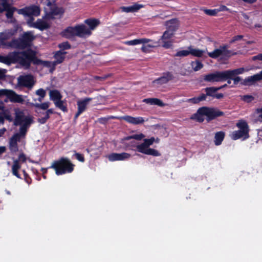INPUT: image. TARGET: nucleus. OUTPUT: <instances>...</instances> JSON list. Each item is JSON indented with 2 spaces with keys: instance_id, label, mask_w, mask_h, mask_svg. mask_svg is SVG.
I'll list each match as a JSON object with an SVG mask.
<instances>
[{
  "instance_id": "nucleus-4",
  "label": "nucleus",
  "mask_w": 262,
  "mask_h": 262,
  "mask_svg": "<svg viewBox=\"0 0 262 262\" xmlns=\"http://www.w3.org/2000/svg\"><path fill=\"white\" fill-rule=\"evenodd\" d=\"M35 38L32 31L25 32L20 37L12 39L9 42V46L15 49L25 50L31 47Z\"/></svg>"
},
{
  "instance_id": "nucleus-11",
  "label": "nucleus",
  "mask_w": 262,
  "mask_h": 262,
  "mask_svg": "<svg viewBox=\"0 0 262 262\" xmlns=\"http://www.w3.org/2000/svg\"><path fill=\"white\" fill-rule=\"evenodd\" d=\"M17 12L19 14H22L24 16H38L40 15V10L38 6L36 5H32L29 7H26L23 9H18Z\"/></svg>"
},
{
  "instance_id": "nucleus-37",
  "label": "nucleus",
  "mask_w": 262,
  "mask_h": 262,
  "mask_svg": "<svg viewBox=\"0 0 262 262\" xmlns=\"http://www.w3.org/2000/svg\"><path fill=\"white\" fill-rule=\"evenodd\" d=\"M206 100V95L204 94H202L200 96L196 97H193L188 99L187 102L193 104H198L201 101Z\"/></svg>"
},
{
  "instance_id": "nucleus-21",
  "label": "nucleus",
  "mask_w": 262,
  "mask_h": 262,
  "mask_svg": "<svg viewBox=\"0 0 262 262\" xmlns=\"http://www.w3.org/2000/svg\"><path fill=\"white\" fill-rule=\"evenodd\" d=\"M36 66L42 65V66L50 68V72L53 73L55 71V63L49 61H43L37 58L35 63Z\"/></svg>"
},
{
  "instance_id": "nucleus-50",
  "label": "nucleus",
  "mask_w": 262,
  "mask_h": 262,
  "mask_svg": "<svg viewBox=\"0 0 262 262\" xmlns=\"http://www.w3.org/2000/svg\"><path fill=\"white\" fill-rule=\"evenodd\" d=\"M190 55L189 50L178 51L174 55L175 57H186Z\"/></svg>"
},
{
  "instance_id": "nucleus-45",
  "label": "nucleus",
  "mask_w": 262,
  "mask_h": 262,
  "mask_svg": "<svg viewBox=\"0 0 262 262\" xmlns=\"http://www.w3.org/2000/svg\"><path fill=\"white\" fill-rule=\"evenodd\" d=\"M145 155H151L155 157L160 156L161 155L160 153L158 150L149 148V147H148Z\"/></svg>"
},
{
  "instance_id": "nucleus-59",
  "label": "nucleus",
  "mask_w": 262,
  "mask_h": 262,
  "mask_svg": "<svg viewBox=\"0 0 262 262\" xmlns=\"http://www.w3.org/2000/svg\"><path fill=\"white\" fill-rule=\"evenodd\" d=\"M243 38V36L241 35H238L236 36H234L230 41V43H233L236 41L241 40Z\"/></svg>"
},
{
  "instance_id": "nucleus-34",
  "label": "nucleus",
  "mask_w": 262,
  "mask_h": 262,
  "mask_svg": "<svg viewBox=\"0 0 262 262\" xmlns=\"http://www.w3.org/2000/svg\"><path fill=\"white\" fill-rule=\"evenodd\" d=\"M143 102L150 105H157L160 106H163V102L158 98H146L143 100Z\"/></svg>"
},
{
  "instance_id": "nucleus-25",
  "label": "nucleus",
  "mask_w": 262,
  "mask_h": 262,
  "mask_svg": "<svg viewBox=\"0 0 262 262\" xmlns=\"http://www.w3.org/2000/svg\"><path fill=\"white\" fill-rule=\"evenodd\" d=\"M143 7V6L142 5L135 4L132 6L128 7L122 6L120 9L123 12L129 13L136 12Z\"/></svg>"
},
{
  "instance_id": "nucleus-57",
  "label": "nucleus",
  "mask_w": 262,
  "mask_h": 262,
  "mask_svg": "<svg viewBox=\"0 0 262 262\" xmlns=\"http://www.w3.org/2000/svg\"><path fill=\"white\" fill-rule=\"evenodd\" d=\"M155 141V139L154 137H151L149 139H145L144 140V143L149 147L150 145H151Z\"/></svg>"
},
{
  "instance_id": "nucleus-19",
  "label": "nucleus",
  "mask_w": 262,
  "mask_h": 262,
  "mask_svg": "<svg viewBox=\"0 0 262 262\" xmlns=\"http://www.w3.org/2000/svg\"><path fill=\"white\" fill-rule=\"evenodd\" d=\"M64 12V10L62 7H58L55 6L51 8L50 11L48 14V16L50 19H53L55 16L62 15Z\"/></svg>"
},
{
  "instance_id": "nucleus-29",
  "label": "nucleus",
  "mask_w": 262,
  "mask_h": 262,
  "mask_svg": "<svg viewBox=\"0 0 262 262\" xmlns=\"http://www.w3.org/2000/svg\"><path fill=\"white\" fill-rule=\"evenodd\" d=\"M84 23L89 26L90 32L94 30L100 24V21L97 19L88 18L84 20Z\"/></svg>"
},
{
  "instance_id": "nucleus-8",
  "label": "nucleus",
  "mask_w": 262,
  "mask_h": 262,
  "mask_svg": "<svg viewBox=\"0 0 262 262\" xmlns=\"http://www.w3.org/2000/svg\"><path fill=\"white\" fill-rule=\"evenodd\" d=\"M6 96L10 102L13 103H23L24 99L21 95L16 94L14 91L11 90H0V97Z\"/></svg>"
},
{
  "instance_id": "nucleus-44",
  "label": "nucleus",
  "mask_w": 262,
  "mask_h": 262,
  "mask_svg": "<svg viewBox=\"0 0 262 262\" xmlns=\"http://www.w3.org/2000/svg\"><path fill=\"white\" fill-rule=\"evenodd\" d=\"M144 137V135L143 134L140 133L139 134H135V135H133L132 136H127L125 138V139L126 140H129L133 139H135L137 140H141Z\"/></svg>"
},
{
  "instance_id": "nucleus-12",
  "label": "nucleus",
  "mask_w": 262,
  "mask_h": 262,
  "mask_svg": "<svg viewBox=\"0 0 262 262\" xmlns=\"http://www.w3.org/2000/svg\"><path fill=\"white\" fill-rule=\"evenodd\" d=\"M205 110L207 122L213 120L217 117L223 116L225 115L224 112L215 107L205 106Z\"/></svg>"
},
{
  "instance_id": "nucleus-13",
  "label": "nucleus",
  "mask_w": 262,
  "mask_h": 262,
  "mask_svg": "<svg viewBox=\"0 0 262 262\" xmlns=\"http://www.w3.org/2000/svg\"><path fill=\"white\" fill-rule=\"evenodd\" d=\"M174 76L172 73L170 72H166L163 73L161 77H159L153 81L154 83L162 85L166 84L169 81L172 80Z\"/></svg>"
},
{
  "instance_id": "nucleus-27",
  "label": "nucleus",
  "mask_w": 262,
  "mask_h": 262,
  "mask_svg": "<svg viewBox=\"0 0 262 262\" xmlns=\"http://www.w3.org/2000/svg\"><path fill=\"white\" fill-rule=\"evenodd\" d=\"M150 41L151 40L149 39L143 38L126 41L124 42V43L128 46H135L141 43H146Z\"/></svg>"
},
{
  "instance_id": "nucleus-62",
  "label": "nucleus",
  "mask_w": 262,
  "mask_h": 262,
  "mask_svg": "<svg viewBox=\"0 0 262 262\" xmlns=\"http://www.w3.org/2000/svg\"><path fill=\"white\" fill-rule=\"evenodd\" d=\"M33 16H28L29 19L27 20V24L29 27H32V24H34L33 22L34 18L33 17Z\"/></svg>"
},
{
  "instance_id": "nucleus-40",
  "label": "nucleus",
  "mask_w": 262,
  "mask_h": 262,
  "mask_svg": "<svg viewBox=\"0 0 262 262\" xmlns=\"http://www.w3.org/2000/svg\"><path fill=\"white\" fill-rule=\"evenodd\" d=\"M135 147H136V149L135 150L144 154H145L148 147L144 142L140 144H138L135 146Z\"/></svg>"
},
{
  "instance_id": "nucleus-28",
  "label": "nucleus",
  "mask_w": 262,
  "mask_h": 262,
  "mask_svg": "<svg viewBox=\"0 0 262 262\" xmlns=\"http://www.w3.org/2000/svg\"><path fill=\"white\" fill-rule=\"evenodd\" d=\"M225 137V133L223 131L217 132L215 133L214 143L216 146L220 145Z\"/></svg>"
},
{
  "instance_id": "nucleus-51",
  "label": "nucleus",
  "mask_w": 262,
  "mask_h": 262,
  "mask_svg": "<svg viewBox=\"0 0 262 262\" xmlns=\"http://www.w3.org/2000/svg\"><path fill=\"white\" fill-rule=\"evenodd\" d=\"M117 117L113 116H110L107 117H101L98 119V121L99 123L102 124H105L110 119H116Z\"/></svg>"
},
{
  "instance_id": "nucleus-14",
  "label": "nucleus",
  "mask_w": 262,
  "mask_h": 262,
  "mask_svg": "<svg viewBox=\"0 0 262 262\" xmlns=\"http://www.w3.org/2000/svg\"><path fill=\"white\" fill-rule=\"evenodd\" d=\"M261 80H262V71L258 74L246 78L241 82V84L243 85H251Z\"/></svg>"
},
{
  "instance_id": "nucleus-26",
  "label": "nucleus",
  "mask_w": 262,
  "mask_h": 262,
  "mask_svg": "<svg viewBox=\"0 0 262 262\" xmlns=\"http://www.w3.org/2000/svg\"><path fill=\"white\" fill-rule=\"evenodd\" d=\"M67 54L66 52H62L61 50L56 51L54 55V58L56 59L53 62L55 63V66L57 64H60L63 62L65 59V55Z\"/></svg>"
},
{
  "instance_id": "nucleus-33",
  "label": "nucleus",
  "mask_w": 262,
  "mask_h": 262,
  "mask_svg": "<svg viewBox=\"0 0 262 262\" xmlns=\"http://www.w3.org/2000/svg\"><path fill=\"white\" fill-rule=\"evenodd\" d=\"M188 49L190 55L196 57H202L205 52L204 50L193 48L192 46L188 47Z\"/></svg>"
},
{
  "instance_id": "nucleus-1",
  "label": "nucleus",
  "mask_w": 262,
  "mask_h": 262,
  "mask_svg": "<svg viewBox=\"0 0 262 262\" xmlns=\"http://www.w3.org/2000/svg\"><path fill=\"white\" fill-rule=\"evenodd\" d=\"M14 59L15 63H18L24 69L28 70L30 68L31 63L35 65L37 59V53L31 49L20 52L14 51Z\"/></svg>"
},
{
  "instance_id": "nucleus-24",
  "label": "nucleus",
  "mask_w": 262,
  "mask_h": 262,
  "mask_svg": "<svg viewBox=\"0 0 262 262\" xmlns=\"http://www.w3.org/2000/svg\"><path fill=\"white\" fill-rule=\"evenodd\" d=\"M92 100V98H85L83 99L77 101L78 110L83 113L87 108V105L89 102Z\"/></svg>"
},
{
  "instance_id": "nucleus-2",
  "label": "nucleus",
  "mask_w": 262,
  "mask_h": 262,
  "mask_svg": "<svg viewBox=\"0 0 262 262\" xmlns=\"http://www.w3.org/2000/svg\"><path fill=\"white\" fill-rule=\"evenodd\" d=\"M75 165L68 158L61 157L53 161L48 168H53L57 176L71 173L74 170Z\"/></svg>"
},
{
  "instance_id": "nucleus-15",
  "label": "nucleus",
  "mask_w": 262,
  "mask_h": 262,
  "mask_svg": "<svg viewBox=\"0 0 262 262\" xmlns=\"http://www.w3.org/2000/svg\"><path fill=\"white\" fill-rule=\"evenodd\" d=\"M131 157L130 154L127 152L112 153L107 158L110 161H123L128 159Z\"/></svg>"
},
{
  "instance_id": "nucleus-17",
  "label": "nucleus",
  "mask_w": 262,
  "mask_h": 262,
  "mask_svg": "<svg viewBox=\"0 0 262 262\" xmlns=\"http://www.w3.org/2000/svg\"><path fill=\"white\" fill-rule=\"evenodd\" d=\"M167 30L174 34V32L178 29L179 20L177 18H172L165 23Z\"/></svg>"
},
{
  "instance_id": "nucleus-47",
  "label": "nucleus",
  "mask_w": 262,
  "mask_h": 262,
  "mask_svg": "<svg viewBox=\"0 0 262 262\" xmlns=\"http://www.w3.org/2000/svg\"><path fill=\"white\" fill-rule=\"evenodd\" d=\"M59 48L61 50H69L71 48V45L68 41H64L59 43L58 45Z\"/></svg>"
},
{
  "instance_id": "nucleus-55",
  "label": "nucleus",
  "mask_w": 262,
  "mask_h": 262,
  "mask_svg": "<svg viewBox=\"0 0 262 262\" xmlns=\"http://www.w3.org/2000/svg\"><path fill=\"white\" fill-rule=\"evenodd\" d=\"M163 44L162 47L165 49H170L172 47V44L171 41H167V40H161Z\"/></svg>"
},
{
  "instance_id": "nucleus-30",
  "label": "nucleus",
  "mask_w": 262,
  "mask_h": 262,
  "mask_svg": "<svg viewBox=\"0 0 262 262\" xmlns=\"http://www.w3.org/2000/svg\"><path fill=\"white\" fill-rule=\"evenodd\" d=\"M50 99L55 103L60 99H62V96L57 90H51L49 93Z\"/></svg>"
},
{
  "instance_id": "nucleus-61",
  "label": "nucleus",
  "mask_w": 262,
  "mask_h": 262,
  "mask_svg": "<svg viewBox=\"0 0 262 262\" xmlns=\"http://www.w3.org/2000/svg\"><path fill=\"white\" fill-rule=\"evenodd\" d=\"M252 60L253 61L260 60L262 61V53L257 54V55L252 57Z\"/></svg>"
},
{
  "instance_id": "nucleus-7",
  "label": "nucleus",
  "mask_w": 262,
  "mask_h": 262,
  "mask_svg": "<svg viewBox=\"0 0 262 262\" xmlns=\"http://www.w3.org/2000/svg\"><path fill=\"white\" fill-rule=\"evenodd\" d=\"M227 79L225 71H216L212 73L205 75L204 77L205 81L209 82L225 81Z\"/></svg>"
},
{
  "instance_id": "nucleus-64",
  "label": "nucleus",
  "mask_w": 262,
  "mask_h": 262,
  "mask_svg": "<svg viewBox=\"0 0 262 262\" xmlns=\"http://www.w3.org/2000/svg\"><path fill=\"white\" fill-rule=\"evenodd\" d=\"M224 97V95L222 93H215L213 98H216L217 99H222Z\"/></svg>"
},
{
  "instance_id": "nucleus-54",
  "label": "nucleus",
  "mask_w": 262,
  "mask_h": 262,
  "mask_svg": "<svg viewBox=\"0 0 262 262\" xmlns=\"http://www.w3.org/2000/svg\"><path fill=\"white\" fill-rule=\"evenodd\" d=\"M23 173L24 174V180L25 182L29 185L31 184L32 183V179L29 176V174L27 173L25 170H22Z\"/></svg>"
},
{
  "instance_id": "nucleus-52",
  "label": "nucleus",
  "mask_w": 262,
  "mask_h": 262,
  "mask_svg": "<svg viewBox=\"0 0 262 262\" xmlns=\"http://www.w3.org/2000/svg\"><path fill=\"white\" fill-rule=\"evenodd\" d=\"M43 114H44L43 117L39 118L37 119L38 122L41 124H45V123H46L47 120L50 118V116L48 114H47L46 112L43 113Z\"/></svg>"
},
{
  "instance_id": "nucleus-23",
  "label": "nucleus",
  "mask_w": 262,
  "mask_h": 262,
  "mask_svg": "<svg viewBox=\"0 0 262 262\" xmlns=\"http://www.w3.org/2000/svg\"><path fill=\"white\" fill-rule=\"evenodd\" d=\"M14 52L10 53L7 56H3L0 55V62L10 65L11 63H15V59H14Z\"/></svg>"
},
{
  "instance_id": "nucleus-58",
  "label": "nucleus",
  "mask_w": 262,
  "mask_h": 262,
  "mask_svg": "<svg viewBox=\"0 0 262 262\" xmlns=\"http://www.w3.org/2000/svg\"><path fill=\"white\" fill-rule=\"evenodd\" d=\"M15 160H19V163H23L26 162L27 158L25 155L22 152L19 155L18 159H15Z\"/></svg>"
},
{
  "instance_id": "nucleus-22",
  "label": "nucleus",
  "mask_w": 262,
  "mask_h": 262,
  "mask_svg": "<svg viewBox=\"0 0 262 262\" xmlns=\"http://www.w3.org/2000/svg\"><path fill=\"white\" fill-rule=\"evenodd\" d=\"M19 160H14L11 167V172L13 176L18 179H21L20 174L19 173V170H20L21 165L19 163Z\"/></svg>"
},
{
  "instance_id": "nucleus-41",
  "label": "nucleus",
  "mask_w": 262,
  "mask_h": 262,
  "mask_svg": "<svg viewBox=\"0 0 262 262\" xmlns=\"http://www.w3.org/2000/svg\"><path fill=\"white\" fill-rule=\"evenodd\" d=\"M191 66L194 71H198L203 67V63L198 60L191 61Z\"/></svg>"
},
{
  "instance_id": "nucleus-18",
  "label": "nucleus",
  "mask_w": 262,
  "mask_h": 262,
  "mask_svg": "<svg viewBox=\"0 0 262 262\" xmlns=\"http://www.w3.org/2000/svg\"><path fill=\"white\" fill-rule=\"evenodd\" d=\"M204 116H206L205 106L200 107L196 113H195L192 119L196 120L198 122L201 123L204 121Z\"/></svg>"
},
{
  "instance_id": "nucleus-48",
  "label": "nucleus",
  "mask_w": 262,
  "mask_h": 262,
  "mask_svg": "<svg viewBox=\"0 0 262 262\" xmlns=\"http://www.w3.org/2000/svg\"><path fill=\"white\" fill-rule=\"evenodd\" d=\"M11 6L10 4L8 3V1H4L0 2V13L3 12Z\"/></svg>"
},
{
  "instance_id": "nucleus-56",
  "label": "nucleus",
  "mask_w": 262,
  "mask_h": 262,
  "mask_svg": "<svg viewBox=\"0 0 262 262\" xmlns=\"http://www.w3.org/2000/svg\"><path fill=\"white\" fill-rule=\"evenodd\" d=\"M218 11L219 10L216 9H205L204 10L205 14L209 16H215L217 14Z\"/></svg>"
},
{
  "instance_id": "nucleus-6",
  "label": "nucleus",
  "mask_w": 262,
  "mask_h": 262,
  "mask_svg": "<svg viewBox=\"0 0 262 262\" xmlns=\"http://www.w3.org/2000/svg\"><path fill=\"white\" fill-rule=\"evenodd\" d=\"M229 47V45L224 44L220 46L219 48L214 49L212 52H208V55L213 59H216L220 57H221L222 59L229 58L237 54L236 52L228 50Z\"/></svg>"
},
{
  "instance_id": "nucleus-36",
  "label": "nucleus",
  "mask_w": 262,
  "mask_h": 262,
  "mask_svg": "<svg viewBox=\"0 0 262 262\" xmlns=\"http://www.w3.org/2000/svg\"><path fill=\"white\" fill-rule=\"evenodd\" d=\"M204 90L206 92V94H205L206 98L207 96H210L213 98L215 93L218 91V89L217 87L211 86L206 88Z\"/></svg>"
},
{
  "instance_id": "nucleus-49",
  "label": "nucleus",
  "mask_w": 262,
  "mask_h": 262,
  "mask_svg": "<svg viewBox=\"0 0 262 262\" xmlns=\"http://www.w3.org/2000/svg\"><path fill=\"white\" fill-rule=\"evenodd\" d=\"M254 99V97L250 95H245L241 96V100L248 103L253 101Z\"/></svg>"
},
{
  "instance_id": "nucleus-3",
  "label": "nucleus",
  "mask_w": 262,
  "mask_h": 262,
  "mask_svg": "<svg viewBox=\"0 0 262 262\" xmlns=\"http://www.w3.org/2000/svg\"><path fill=\"white\" fill-rule=\"evenodd\" d=\"M33 122L31 116H26L24 111L18 109L15 111L13 124L15 126H20L19 132L20 134H27L28 129Z\"/></svg>"
},
{
  "instance_id": "nucleus-35",
  "label": "nucleus",
  "mask_w": 262,
  "mask_h": 262,
  "mask_svg": "<svg viewBox=\"0 0 262 262\" xmlns=\"http://www.w3.org/2000/svg\"><path fill=\"white\" fill-rule=\"evenodd\" d=\"M54 104L55 106L63 112H68V109L67 108V104L66 100H62L60 99L56 102H55Z\"/></svg>"
},
{
  "instance_id": "nucleus-63",
  "label": "nucleus",
  "mask_w": 262,
  "mask_h": 262,
  "mask_svg": "<svg viewBox=\"0 0 262 262\" xmlns=\"http://www.w3.org/2000/svg\"><path fill=\"white\" fill-rule=\"evenodd\" d=\"M0 116H4L5 118L8 119V116L6 114V110L5 109V107H4L3 110L0 111Z\"/></svg>"
},
{
  "instance_id": "nucleus-20",
  "label": "nucleus",
  "mask_w": 262,
  "mask_h": 262,
  "mask_svg": "<svg viewBox=\"0 0 262 262\" xmlns=\"http://www.w3.org/2000/svg\"><path fill=\"white\" fill-rule=\"evenodd\" d=\"M50 27V25L47 21L41 19H37L36 21L32 25V28L38 29L40 31L48 29Z\"/></svg>"
},
{
  "instance_id": "nucleus-60",
  "label": "nucleus",
  "mask_w": 262,
  "mask_h": 262,
  "mask_svg": "<svg viewBox=\"0 0 262 262\" xmlns=\"http://www.w3.org/2000/svg\"><path fill=\"white\" fill-rule=\"evenodd\" d=\"M232 80H233V83L234 85H236L238 83L242 80V78L239 76H232Z\"/></svg>"
},
{
  "instance_id": "nucleus-42",
  "label": "nucleus",
  "mask_w": 262,
  "mask_h": 262,
  "mask_svg": "<svg viewBox=\"0 0 262 262\" xmlns=\"http://www.w3.org/2000/svg\"><path fill=\"white\" fill-rule=\"evenodd\" d=\"M35 94L39 96L38 100L41 102L46 96V92L44 89L40 88L36 91Z\"/></svg>"
},
{
  "instance_id": "nucleus-39",
  "label": "nucleus",
  "mask_w": 262,
  "mask_h": 262,
  "mask_svg": "<svg viewBox=\"0 0 262 262\" xmlns=\"http://www.w3.org/2000/svg\"><path fill=\"white\" fill-rule=\"evenodd\" d=\"M15 7L10 6L9 8L5 10L6 12V16L8 19H14L13 18V14L15 11L18 10Z\"/></svg>"
},
{
  "instance_id": "nucleus-46",
  "label": "nucleus",
  "mask_w": 262,
  "mask_h": 262,
  "mask_svg": "<svg viewBox=\"0 0 262 262\" xmlns=\"http://www.w3.org/2000/svg\"><path fill=\"white\" fill-rule=\"evenodd\" d=\"M34 106L36 108H39L43 110H47L50 106V102H46L42 103H35Z\"/></svg>"
},
{
  "instance_id": "nucleus-43",
  "label": "nucleus",
  "mask_w": 262,
  "mask_h": 262,
  "mask_svg": "<svg viewBox=\"0 0 262 262\" xmlns=\"http://www.w3.org/2000/svg\"><path fill=\"white\" fill-rule=\"evenodd\" d=\"M174 33L166 29L161 37L160 40H167L170 39L174 35Z\"/></svg>"
},
{
  "instance_id": "nucleus-10",
  "label": "nucleus",
  "mask_w": 262,
  "mask_h": 262,
  "mask_svg": "<svg viewBox=\"0 0 262 262\" xmlns=\"http://www.w3.org/2000/svg\"><path fill=\"white\" fill-rule=\"evenodd\" d=\"M26 134H20L18 132L14 134L10 139L9 142V148L12 152H16L18 151V145L17 142L20 141L21 138L25 137Z\"/></svg>"
},
{
  "instance_id": "nucleus-5",
  "label": "nucleus",
  "mask_w": 262,
  "mask_h": 262,
  "mask_svg": "<svg viewBox=\"0 0 262 262\" xmlns=\"http://www.w3.org/2000/svg\"><path fill=\"white\" fill-rule=\"evenodd\" d=\"M92 34L90 29L84 24L76 25L74 27H68L63 31V35L71 39L75 36L84 38Z\"/></svg>"
},
{
  "instance_id": "nucleus-31",
  "label": "nucleus",
  "mask_w": 262,
  "mask_h": 262,
  "mask_svg": "<svg viewBox=\"0 0 262 262\" xmlns=\"http://www.w3.org/2000/svg\"><path fill=\"white\" fill-rule=\"evenodd\" d=\"M245 69L244 68H239L234 70H226L227 79L232 78V76H236L239 74L244 73Z\"/></svg>"
},
{
  "instance_id": "nucleus-32",
  "label": "nucleus",
  "mask_w": 262,
  "mask_h": 262,
  "mask_svg": "<svg viewBox=\"0 0 262 262\" xmlns=\"http://www.w3.org/2000/svg\"><path fill=\"white\" fill-rule=\"evenodd\" d=\"M249 137V134L244 131L238 130L233 132L232 138L233 140H237L241 138H244L245 139L248 138Z\"/></svg>"
},
{
  "instance_id": "nucleus-9",
  "label": "nucleus",
  "mask_w": 262,
  "mask_h": 262,
  "mask_svg": "<svg viewBox=\"0 0 262 262\" xmlns=\"http://www.w3.org/2000/svg\"><path fill=\"white\" fill-rule=\"evenodd\" d=\"M34 77L31 74L20 75L17 78V85L19 87L31 89L35 84Z\"/></svg>"
},
{
  "instance_id": "nucleus-16",
  "label": "nucleus",
  "mask_w": 262,
  "mask_h": 262,
  "mask_svg": "<svg viewBox=\"0 0 262 262\" xmlns=\"http://www.w3.org/2000/svg\"><path fill=\"white\" fill-rule=\"evenodd\" d=\"M120 119L133 125L143 124L145 121L144 118L142 117H134L128 115L122 116Z\"/></svg>"
},
{
  "instance_id": "nucleus-53",
  "label": "nucleus",
  "mask_w": 262,
  "mask_h": 262,
  "mask_svg": "<svg viewBox=\"0 0 262 262\" xmlns=\"http://www.w3.org/2000/svg\"><path fill=\"white\" fill-rule=\"evenodd\" d=\"M75 154L74 155V156L75 157V158L79 161L81 162H84L85 161V158L84 157V155L83 154L76 152L75 151H74Z\"/></svg>"
},
{
  "instance_id": "nucleus-38",
  "label": "nucleus",
  "mask_w": 262,
  "mask_h": 262,
  "mask_svg": "<svg viewBox=\"0 0 262 262\" xmlns=\"http://www.w3.org/2000/svg\"><path fill=\"white\" fill-rule=\"evenodd\" d=\"M237 127L239 128V130L244 131L245 133L249 134V126L247 123L245 121H240L236 124Z\"/></svg>"
}]
</instances>
